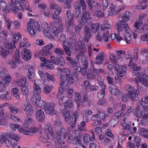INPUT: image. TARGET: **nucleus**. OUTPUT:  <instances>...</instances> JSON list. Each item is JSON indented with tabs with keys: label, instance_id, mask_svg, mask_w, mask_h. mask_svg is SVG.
<instances>
[{
	"label": "nucleus",
	"instance_id": "nucleus-45",
	"mask_svg": "<svg viewBox=\"0 0 148 148\" xmlns=\"http://www.w3.org/2000/svg\"><path fill=\"white\" fill-rule=\"evenodd\" d=\"M21 36L19 33H18L16 35L14 36V37H12V40L13 41V46L14 48H16V47L14 45L15 43L17 42L19 38H21Z\"/></svg>",
	"mask_w": 148,
	"mask_h": 148
},
{
	"label": "nucleus",
	"instance_id": "nucleus-7",
	"mask_svg": "<svg viewBox=\"0 0 148 148\" xmlns=\"http://www.w3.org/2000/svg\"><path fill=\"white\" fill-rule=\"evenodd\" d=\"M18 1L14 0V3H12V6L13 8H12V10L14 12H18V10L22 11L24 10L23 8V5L22 3H23L25 0H18Z\"/></svg>",
	"mask_w": 148,
	"mask_h": 148
},
{
	"label": "nucleus",
	"instance_id": "nucleus-19",
	"mask_svg": "<svg viewBox=\"0 0 148 148\" xmlns=\"http://www.w3.org/2000/svg\"><path fill=\"white\" fill-rule=\"evenodd\" d=\"M52 125L50 123H48L44 128V130L47 134L49 135H53V130L51 127Z\"/></svg>",
	"mask_w": 148,
	"mask_h": 148
},
{
	"label": "nucleus",
	"instance_id": "nucleus-35",
	"mask_svg": "<svg viewBox=\"0 0 148 148\" xmlns=\"http://www.w3.org/2000/svg\"><path fill=\"white\" fill-rule=\"evenodd\" d=\"M41 96L39 94H34L33 95V97L31 101L33 102H35L41 99Z\"/></svg>",
	"mask_w": 148,
	"mask_h": 148
},
{
	"label": "nucleus",
	"instance_id": "nucleus-38",
	"mask_svg": "<svg viewBox=\"0 0 148 148\" xmlns=\"http://www.w3.org/2000/svg\"><path fill=\"white\" fill-rule=\"evenodd\" d=\"M4 47L6 50H10V52L12 51V50L13 49L12 42L9 43L5 42L4 44Z\"/></svg>",
	"mask_w": 148,
	"mask_h": 148
},
{
	"label": "nucleus",
	"instance_id": "nucleus-36",
	"mask_svg": "<svg viewBox=\"0 0 148 148\" xmlns=\"http://www.w3.org/2000/svg\"><path fill=\"white\" fill-rule=\"evenodd\" d=\"M141 107L140 106H137L135 110V112L134 114L135 116H136L138 117H141L142 114L141 110H140Z\"/></svg>",
	"mask_w": 148,
	"mask_h": 148
},
{
	"label": "nucleus",
	"instance_id": "nucleus-53",
	"mask_svg": "<svg viewBox=\"0 0 148 148\" xmlns=\"http://www.w3.org/2000/svg\"><path fill=\"white\" fill-rule=\"evenodd\" d=\"M55 53L58 55H63L64 54V52L60 48H56L54 50Z\"/></svg>",
	"mask_w": 148,
	"mask_h": 148
},
{
	"label": "nucleus",
	"instance_id": "nucleus-39",
	"mask_svg": "<svg viewBox=\"0 0 148 148\" xmlns=\"http://www.w3.org/2000/svg\"><path fill=\"white\" fill-rule=\"evenodd\" d=\"M75 99L77 105V107L79 108L81 101V96L80 94L77 93L75 92Z\"/></svg>",
	"mask_w": 148,
	"mask_h": 148
},
{
	"label": "nucleus",
	"instance_id": "nucleus-10",
	"mask_svg": "<svg viewBox=\"0 0 148 148\" xmlns=\"http://www.w3.org/2000/svg\"><path fill=\"white\" fill-rule=\"evenodd\" d=\"M116 25L117 27V30L119 33H120V31L122 32L123 29L125 32L130 31V29L128 24L121 21L120 23H117Z\"/></svg>",
	"mask_w": 148,
	"mask_h": 148
},
{
	"label": "nucleus",
	"instance_id": "nucleus-11",
	"mask_svg": "<svg viewBox=\"0 0 148 148\" xmlns=\"http://www.w3.org/2000/svg\"><path fill=\"white\" fill-rule=\"evenodd\" d=\"M97 69L91 70L89 69L86 74L87 77L89 79H94L96 76L98 75Z\"/></svg>",
	"mask_w": 148,
	"mask_h": 148
},
{
	"label": "nucleus",
	"instance_id": "nucleus-17",
	"mask_svg": "<svg viewBox=\"0 0 148 148\" xmlns=\"http://www.w3.org/2000/svg\"><path fill=\"white\" fill-rule=\"evenodd\" d=\"M132 13L129 12H126L125 14L121 16L122 19L121 22H124L126 23L130 19V17L131 16Z\"/></svg>",
	"mask_w": 148,
	"mask_h": 148
},
{
	"label": "nucleus",
	"instance_id": "nucleus-57",
	"mask_svg": "<svg viewBox=\"0 0 148 148\" xmlns=\"http://www.w3.org/2000/svg\"><path fill=\"white\" fill-rule=\"evenodd\" d=\"M3 94H2L0 95V97L2 99H5L6 100L7 99V95H8V92L6 90V89L4 91H3L2 92Z\"/></svg>",
	"mask_w": 148,
	"mask_h": 148
},
{
	"label": "nucleus",
	"instance_id": "nucleus-37",
	"mask_svg": "<svg viewBox=\"0 0 148 148\" xmlns=\"http://www.w3.org/2000/svg\"><path fill=\"white\" fill-rule=\"evenodd\" d=\"M34 91L37 94H40L41 92V90L39 85L36 84L35 82L34 84Z\"/></svg>",
	"mask_w": 148,
	"mask_h": 148
},
{
	"label": "nucleus",
	"instance_id": "nucleus-2",
	"mask_svg": "<svg viewBox=\"0 0 148 148\" xmlns=\"http://www.w3.org/2000/svg\"><path fill=\"white\" fill-rule=\"evenodd\" d=\"M84 53L83 52H80L79 54L76 56L75 58L73 60L69 56L66 57V60L69 62L70 65L72 66V67H75L79 63V59L81 60V62L82 63V60L84 58Z\"/></svg>",
	"mask_w": 148,
	"mask_h": 148
},
{
	"label": "nucleus",
	"instance_id": "nucleus-43",
	"mask_svg": "<svg viewBox=\"0 0 148 148\" xmlns=\"http://www.w3.org/2000/svg\"><path fill=\"white\" fill-rule=\"evenodd\" d=\"M74 16L73 15L71 18L69 19H65V21L66 22L69 27H71L73 26L74 21H73V18Z\"/></svg>",
	"mask_w": 148,
	"mask_h": 148
},
{
	"label": "nucleus",
	"instance_id": "nucleus-27",
	"mask_svg": "<svg viewBox=\"0 0 148 148\" xmlns=\"http://www.w3.org/2000/svg\"><path fill=\"white\" fill-rule=\"evenodd\" d=\"M40 54H41L44 56H50L51 54L50 51L47 48V47H43L42 50L40 52Z\"/></svg>",
	"mask_w": 148,
	"mask_h": 148
},
{
	"label": "nucleus",
	"instance_id": "nucleus-42",
	"mask_svg": "<svg viewBox=\"0 0 148 148\" xmlns=\"http://www.w3.org/2000/svg\"><path fill=\"white\" fill-rule=\"evenodd\" d=\"M65 4L64 8L65 9H69L71 5V0H64L63 2Z\"/></svg>",
	"mask_w": 148,
	"mask_h": 148
},
{
	"label": "nucleus",
	"instance_id": "nucleus-41",
	"mask_svg": "<svg viewBox=\"0 0 148 148\" xmlns=\"http://www.w3.org/2000/svg\"><path fill=\"white\" fill-rule=\"evenodd\" d=\"M109 89L110 90L111 92L114 95H117L120 94V91L117 88H112L111 87H109Z\"/></svg>",
	"mask_w": 148,
	"mask_h": 148
},
{
	"label": "nucleus",
	"instance_id": "nucleus-60",
	"mask_svg": "<svg viewBox=\"0 0 148 148\" xmlns=\"http://www.w3.org/2000/svg\"><path fill=\"white\" fill-rule=\"evenodd\" d=\"M80 4L82 6V10L86 9V5L84 0H79Z\"/></svg>",
	"mask_w": 148,
	"mask_h": 148
},
{
	"label": "nucleus",
	"instance_id": "nucleus-1",
	"mask_svg": "<svg viewBox=\"0 0 148 148\" xmlns=\"http://www.w3.org/2000/svg\"><path fill=\"white\" fill-rule=\"evenodd\" d=\"M111 28L110 25L108 24L107 20H105L101 26V33L102 34V39L105 41H108V35L109 33V29Z\"/></svg>",
	"mask_w": 148,
	"mask_h": 148
},
{
	"label": "nucleus",
	"instance_id": "nucleus-34",
	"mask_svg": "<svg viewBox=\"0 0 148 148\" xmlns=\"http://www.w3.org/2000/svg\"><path fill=\"white\" fill-rule=\"evenodd\" d=\"M106 86L104 85L103 88L100 91V92L98 94V97L100 99H102L105 96V89L106 88Z\"/></svg>",
	"mask_w": 148,
	"mask_h": 148
},
{
	"label": "nucleus",
	"instance_id": "nucleus-49",
	"mask_svg": "<svg viewBox=\"0 0 148 148\" xmlns=\"http://www.w3.org/2000/svg\"><path fill=\"white\" fill-rule=\"evenodd\" d=\"M97 80L98 83L101 87H103L104 85L103 83V80L101 77L100 76H98L97 77Z\"/></svg>",
	"mask_w": 148,
	"mask_h": 148
},
{
	"label": "nucleus",
	"instance_id": "nucleus-26",
	"mask_svg": "<svg viewBox=\"0 0 148 148\" xmlns=\"http://www.w3.org/2000/svg\"><path fill=\"white\" fill-rule=\"evenodd\" d=\"M6 136L7 138H10L15 140L17 141H18L20 140V137L18 136L11 133L6 134Z\"/></svg>",
	"mask_w": 148,
	"mask_h": 148
},
{
	"label": "nucleus",
	"instance_id": "nucleus-54",
	"mask_svg": "<svg viewBox=\"0 0 148 148\" xmlns=\"http://www.w3.org/2000/svg\"><path fill=\"white\" fill-rule=\"evenodd\" d=\"M58 98L60 105H62L64 104L63 100L65 99V97L62 95H59L58 96Z\"/></svg>",
	"mask_w": 148,
	"mask_h": 148
},
{
	"label": "nucleus",
	"instance_id": "nucleus-18",
	"mask_svg": "<svg viewBox=\"0 0 148 148\" xmlns=\"http://www.w3.org/2000/svg\"><path fill=\"white\" fill-rule=\"evenodd\" d=\"M63 115L64 116L65 121L68 123H69L72 121L73 118L69 112L64 111L63 113Z\"/></svg>",
	"mask_w": 148,
	"mask_h": 148
},
{
	"label": "nucleus",
	"instance_id": "nucleus-30",
	"mask_svg": "<svg viewBox=\"0 0 148 148\" xmlns=\"http://www.w3.org/2000/svg\"><path fill=\"white\" fill-rule=\"evenodd\" d=\"M73 101L71 99L67 100L66 102H65L64 105L65 108H70L73 106Z\"/></svg>",
	"mask_w": 148,
	"mask_h": 148
},
{
	"label": "nucleus",
	"instance_id": "nucleus-33",
	"mask_svg": "<svg viewBox=\"0 0 148 148\" xmlns=\"http://www.w3.org/2000/svg\"><path fill=\"white\" fill-rule=\"evenodd\" d=\"M11 3L9 5H6L5 7L2 9V10L3 11L6 13L8 12L11 9H12V8H13L12 6V3H14V0H11Z\"/></svg>",
	"mask_w": 148,
	"mask_h": 148
},
{
	"label": "nucleus",
	"instance_id": "nucleus-62",
	"mask_svg": "<svg viewBox=\"0 0 148 148\" xmlns=\"http://www.w3.org/2000/svg\"><path fill=\"white\" fill-rule=\"evenodd\" d=\"M141 67L140 66H137L136 64H134L133 66V69L135 71H137L138 73L140 72Z\"/></svg>",
	"mask_w": 148,
	"mask_h": 148
},
{
	"label": "nucleus",
	"instance_id": "nucleus-44",
	"mask_svg": "<svg viewBox=\"0 0 148 148\" xmlns=\"http://www.w3.org/2000/svg\"><path fill=\"white\" fill-rule=\"evenodd\" d=\"M10 127L11 129L14 131L16 130L17 129L20 130V129H21V127L19 125L12 123L10 124Z\"/></svg>",
	"mask_w": 148,
	"mask_h": 148
},
{
	"label": "nucleus",
	"instance_id": "nucleus-6",
	"mask_svg": "<svg viewBox=\"0 0 148 148\" xmlns=\"http://www.w3.org/2000/svg\"><path fill=\"white\" fill-rule=\"evenodd\" d=\"M55 105L54 103H49L46 104L44 107L46 113L51 116L55 115L56 113V111L54 108Z\"/></svg>",
	"mask_w": 148,
	"mask_h": 148
},
{
	"label": "nucleus",
	"instance_id": "nucleus-40",
	"mask_svg": "<svg viewBox=\"0 0 148 148\" xmlns=\"http://www.w3.org/2000/svg\"><path fill=\"white\" fill-rule=\"evenodd\" d=\"M10 52V50H6L2 48V49L0 51L1 55L3 58H4L8 55L9 53Z\"/></svg>",
	"mask_w": 148,
	"mask_h": 148
},
{
	"label": "nucleus",
	"instance_id": "nucleus-14",
	"mask_svg": "<svg viewBox=\"0 0 148 148\" xmlns=\"http://www.w3.org/2000/svg\"><path fill=\"white\" fill-rule=\"evenodd\" d=\"M21 57L24 60L26 61H29L31 58L32 56L30 51L27 49H24L21 53Z\"/></svg>",
	"mask_w": 148,
	"mask_h": 148
},
{
	"label": "nucleus",
	"instance_id": "nucleus-48",
	"mask_svg": "<svg viewBox=\"0 0 148 148\" xmlns=\"http://www.w3.org/2000/svg\"><path fill=\"white\" fill-rule=\"evenodd\" d=\"M71 71L68 68L64 69L62 71V74L65 75L66 77L71 75Z\"/></svg>",
	"mask_w": 148,
	"mask_h": 148
},
{
	"label": "nucleus",
	"instance_id": "nucleus-63",
	"mask_svg": "<svg viewBox=\"0 0 148 148\" xmlns=\"http://www.w3.org/2000/svg\"><path fill=\"white\" fill-rule=\"evenodd\" d=\"M29 130L30 133H31L30 134H31L30 136H32L33 135L34 133L38 131V129L36 127H31Z\"/></svg>",
	"mask_w": 148,
	"mask_h": 148
},
{
	"label": "nucleus",
	"instance_id": "nucleus-15",
	"mask_svg": "<svg viewBox=\"0 0 148 148\" xmlns=\"http://www.w3.org/2000/svg\"><path fill=\"white\" fill-rule=\"evenodd\" d=\"M36 116L37 119L38 121L40 122H42L44 121L45 118L44 112L41 110L36 112Z\"/></svg>",
	"mask_w": 148,
	"mask_h": 148
},
{
	"label": "nucleus",
	"instance_id": "nucleus-9",
	"mask_svg": "<svg viewBox=\"0 0 148 148\" xmlns=\"http://www.w3.org/2000/svg\"><path fill=\"white\" fill-rule=\"evenodd\" d=\"M50 58L52 60V63L54 64H59L61 66H63L65 64L64 59L60 55H57L56 58L54 56H51Z\"/></svg>",
	"mask_w": 148,
	"mask_h": 148
},
{
	"label": "nucleus",
	"instance_id": "nucleus-12",
	"mask_svg": "<svg viewBox=\"0 0 148 148\" xmlns=\"http://www.w3.org/2000/svg\"><path fill=\"white\" fill-rule=\"evenodd\" d=\"M84 29L85 36L84 37V40L85 42H88L89 39L91 37V29L90 27L86 26L85 27Z\"/></svg>",
	"mask_w": 148,
	"mask_h": 148
},
{
	"label": "nucleus",
	"instance_id": "nucleus-50",
	"mask_svg": "<svg viewBox=\"0 0 148 148\" xmlns=\"http://www.w3.org/2000/svg\"><path fill=\"white\" fill-rule=\"evenodd\" d=\"M129 32H126V34L124 36V39L125 40L127 43H129V42L131 40V35L129 33Z\"/></svg>",
	"mask_w": 148,
	"mask_h": 148
},
{
	"label": "nucleus",
	"instance_id": "nucleus-21",
	"mask_svg": "<svg viewBox=\"0 0 148 148\" xmlns=\"http://www.w3.org/2000/svg\"><path fill=\"white\" fill-rule=\"evenodd\" d=\"M33 121L32 118L27 116V118L25 119L23 125V127L27 128L29 127V125L32 123Z\"/></svg>",
	"mask_w": 148,
	"mask_h": 148
},
{
	"label": "nucleus",
	"instance_id": "nucleus-31",
	"mask_svg": "<svg viewBox=\"0 0 148 148\" xmlns=\"http://www.w3.org/2000/svg\"><path fill=\"white\" fill-rule=\"evenodd\" d=\"M139 105L138 106H140L143 108L145 110H147L148 109V104L147 102L141 101L139 102Z\"/></svg>",
	"mask_w": 148,
	"mask_h": 148
},
{
	"label": "nucleus",
	"instance_id": "nucleus-28",
	"mask_svg": "<svg viewBox=\"0 0 148 148\" xmlns=\"http://www.w3.org/2000/svg\"><path fill=\"white\" fill-rule=\"evenodd\" d=\"M83 142L84 144L87 145L88 144V143L90 141L92 140L91 138V137L88 134H85L83 138Z\"/></svg>",
	"mask_w": 148,
	"mask_h": 148
},
{
	"label": "nucleus",
	"instance_id": "nucleus-46",
	"mask_svg": "<svg viewBox=\"0 0 148 148\" xmlns=\"http://www.w3.org/2000/svg\"><path fill=\"white\" fill-rule=\"evenodd\" d=\"M12 94L16 97V98L19 99L20 97L18 94V89L16 88H13L12 90Z\"/></svg>",
	"mask_w": 148,
	"mask_h": 148
},
{
	"label": "nucleus",
	"instance_id": "nucleus-52",
	"mask_svg": "<svg viewBox=\"0 0 148 148\" xmlns=\"http://www.w3.org/2000/svg\"><path fill=\"white\" fill-rule=\"evenodd\" d=\"M129 96V98H130L133 101H134L138 100L139 99V97L138 96L135 95L134 93H133L130 95L128 94Z\"/></svg>",
	"mask_w": 148,
	"mask_h": 148
},
{
	"label": "nucleus",
	"instance_id": "nucleus-3",
	"mask_svg": "<svg viewBox=\"0 0 148 148\" xmlns=\"http://www.w3.org/2000/svg\"><path fill=\"white\" fill-rule=\"evenodd\" d=\"M82 135L81 131L78 132L76 136H73L71 134L69 135L67 141L70 143L77 146H79L81 143V140L82 138Z\"/></svg>",
	"mask_w": 148,
	"mask_h": 148
},
{
	"label": "nucleus",
	"instance_id": "nucleus-59",
	"mask_svg": "<svg viewBox=\"0 0 148 148\" xmlns=\"http://www.w3.org/2000/svg\"><path fill=\"white\" fill-rule=\"evenodd\" d=\"M35 73H28V78L33 82H35L36 80L34 79Z\"/></svg>",
	"mask_w": 148,
	"mask_h": 148
},
{
	"label": "nucleus",
	"instance_id": "nucleus-25",
	"mask_svg": "<svg viewBox=\"0 0 148 148\" xmlns=\"http://www.w3.org/2000/svg\"><path fill=\"white\" fill-rule=\"evenodd\" d=\"M31 26L30 28H32L34 29V33H36L37 32V29L39 31H40V30L39 29V27L40 26L39 25L38 23L36 21H34L33 22L32 24V25L30 26Z\"/></svg>",
	"mask_w": 148,
	"mask_h": 148
},
{
	"label": "nucleus",
	"instance_id": "nucleus-32",
	"mask_svg": "<svg viewBox=\"0 0 148 148\" xmlns=\"http://www.w3.org/2000/svg\"><path fill=\"white\" fill-rule=\"evenodd\" d=\"M139 134L145 138L148 137V130L142 128L140 129Z\"/></svg>",
	"mask_w": 148,
	"mask_h": 148
},
{
	"label": "nucleus",
	"instance_id": "nucleus-55",
	"mask_svg": "<svg viewBox=\"0 0 148 148\" xmlns=\"http://www.w3.org/2000/svg\"><path fill=\"white\" fill-rule=\"evenodd\" d=\"M74 15L73 14H72L70 10H67L66 11L65 13V19H68L71 18L72 16Z\"/></svg>",
	"mask_w": 148,
	"mask_h": 148
},
{
	"label": "nucleus",
	"instance_id": "nucleus-22",
	"mask_svg": "<svg viewBox=\"0 0 148 148\" xmlns=\"http://www.w3.org/2000/svg\"><path fill=\"white\" fill-rule=\"evenodd\" d=\"M65 131V130L64 128H62L57 133V138L58 140L61 139L63 137L64 138H65L64 134Z\"/></svg>",
	"mask_w": 148,
	"mask_h": 148
},
{
	"label": "nucleus",
	"instance_id": "nucleus-51",
	"mask_svg": "<svg viewBox=\"0 0 148 148\" xmlns=\"http://www.w3.org/2000/svg\"><path fill=\"white\" fill-rule=\"evenodd\" d=\"M63 46L64 48V51L69 56H71V51H70V47L69 46H66L65 45L63 44Z\"/></svg>",
	"mask_w": 148,
	"mask_h": 148
},
{
	"label": "nucleus",
	"instance_id": "nucleus-47",
	"mask_svg": "<svg viewBox=\"0 0 148 148\" xmlns=\"http://www.w3.org/2000/svg\"><path fill=\"white\" fill-rule=\"evenodd\" d=\"M27 86L25 87L23 86L21 87V90L22 94L24 95H27L29 92V90Z\"/></svg>",
	"mask_w": 148,
	"mask_h": 148
},
{
	"label": "nucleus",
	"instance_id": "nucleus-56",
	"mask_svg": "<svg viewBox=\"0 0 148 148\" xmlns=\"http://www.w3.org/2000/svg\"><path fill=\"white\" fill-rule=\"evenodd\" d=\"M3 80L2 79H0V85H2L1 86L2 87V88L0 89V92H3V91H5L6 90L5 87L6 85V82L3 83Z\"/></svg>",
	"mask_w": 148,
	"mask_h": 148
},
{
	"label": "nucleus",
	"instance_id": "nucleus-4",
	"mask_svg": "<svg viewBox=\"0 0 148 148\" xmlns=\"http://www.w3.org/2000/svg\"><path fill=\"white\" fill-rule=\"evenodd\" d=\"M20 55L19 51L16 50L15 54L13 56L12 59L10 60H8L6 61V63L10 66L12 69H15L16 67V64L20 63Z\"/></svg>",
	"mask_w": 148,
	"mask_h": 148
},
{
	"label": "nucleus",
	"instance_id": "nucleus-20",
	"mask_svg": "<svg viewBox=\"0 0 148 148\" xmlns=\"http://www.w3.org/2000/svg\"><path fill=\"white\" fill-rule=\"evenodd\" d=\"M63 29L62 25L60 24L58 27H54L53 28V34L55 36H57L59 33L62 32Z\"/></svg>",
	"mask_w": 148,
	"mask_h": 148
},
{
	"label": "nucleus",
	"instance_id": "nucleus-58",
	"mask_svg": "<svg viewBox=\"0 0 148 148\" xmlns=\"http://www.w3.org/2000/svg\"><path fill=\"white\" fill-rule=\"evenodd\" d=\"M134 142L136 143V145L138 147L140 145V138L139 136H135L134 138Z\"/></svg>",
	"mask_w": 148,
	"mask_h": 148
},
{
	"label": "nucleus",
	"instance_id": "nucleus-16",
	"mask_svg": "<svg viewBox=\"0 0 148 148\" xmlns=\"http://www.w3.org/2000/svg\"><path fill=\"white\" fill-rule=\"evenodd\" d=\"M104 55L103 53L101 52L96 57V60L94 61L95 63L98 64H102L104 59Z\"/></svg>",
	"mask_w": 148,
	"mask_h": 148
},
{
	"label": "nucleus",
	"instance_id": "nucleus-61",
	"mask_svg": "<svg viewBox=\"0 0 148 148\" xmlns=\"http://www.w3.org/2000/svg\"><path fill=\"white\" fill-rule=\"evenodd\" d=\"M2 71H0V77H4L7 74V72L5 68H3Z\"/></svg>",
	"mask_w": 148,
	"mask_h": 148
},
{
	"label": "nucleus",
	"instance_id": "nucleus-24",
	"mask_svg": "<svg viewBox=\"0 0 148 148\" xmlns=\"http://www.w3.org/2000/svg\"><path fill=\"white\" fill-rule=\"evenodd\" d=\"M87 3L89 6V9L92 10L94 7L98 5V3L94 0H87Z\"/></svg>",
	"mask_w": 148,
	"mask_h": 148
},
{
	"label": "nucleus",
	"instance_id": "nucleus-23",
	"mask_svg": "<svg viewBox=\"0 0 148 148\" xmlns=\"http://www.w3.org/2000/svg\"><path fill=\"white\" fill-rule=\"evenodd\" d=\"M143 23L142 22H137L136 21L135 22L134 24V26L135 28L134 30L135 32L139 33H141L143 32V30L141 29V28H139V27L141 25L143 24Z\"/></svg>",
	"mask_w": 148,
	"mask_h": 148
},
{
	"label": "nucleus",
	"instance_id": "nucleus-5",
	"mask_svg": "<svg viewBox=\"0 0 148 148\" xmlns=\"http://www.w3.org/2000/svg\"><path fill=\"white\" fill-rule=\"evenodd\" d=\"M64 75H61V86L62 89H64V86L69 85V84L73 83L74 80L71 75L66 77V79L65 80Z\"/></svg>",
	"mask_w": 148,
	"mask_h": 148
},
{
	"label": "nucleus",
	"instance_id": "nucleus-29",
	"mask_svg": "<svg viewBox=\"0 0 148 148\" xmlns=\"http://www.w3.org/2000/svg\"><path fill=\"white\" fill-rule=\"evenodd\" d=\"M125 88L126 91L129 93L128 94L130 95L134 92L135 91L134 88L129 84L125 85Z\"/></svg>",
	"mask_w": 148,
	"mask_h": 148
},
{
	"label": "nucleus",
	"instance_id": "nucleus-64",
	"mask_svg": "<svg viewBox=\"0 0 148 148\" xmlns=\"http://www.w3.org/2000/svg\"><path fill=\"white\" fill-rule=\"evenodd\" d=\"M98 116H99L100 119L103 120V121L106 119V114L103 112H101L98 111Z\"/></svg>",
	"mask_w": 148,
	"mask_h": 148
},
{
	"label": "nucleus",
	"instance_id": "nucleus-13",
	"mask_svg": "<svg viewBox=\"0 0 148 148\" xmlns=\"http://www.w3.org/2000/svg\"><path fill=\"white\" fill-rule=\"evenodd\" d=\"M43 29V33L45 36L49 37L50 35V28L48 27V24L46 22H43L41 25Z\"/></svg>",
	"mask_w": 148,
	"mask_h": 148
},
{
	"label": "nucleus",
	"instance_id": "nucleus-8",
	"mask_svg": "<svg viewBox=\"0 0 148 148\" xmlns=\"http://www.w3.org/2000/svg\"><path fill=\"white\" fill-rule=\"evenodd\" d=\"M81 14L80 18L78 19V22L82 24L86 23L90 18V13L89 11L84 10Z\"/></svg>",
	"mask_w": 148,
	"mask_h": 148
}]
</instances>
